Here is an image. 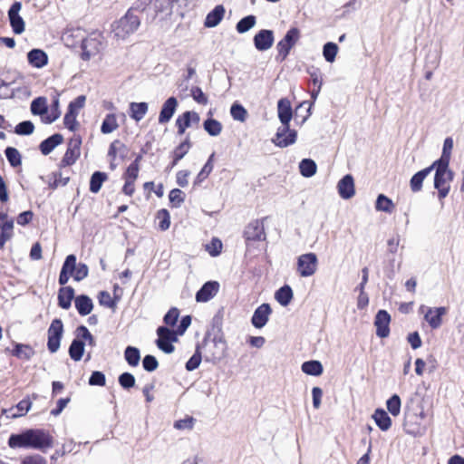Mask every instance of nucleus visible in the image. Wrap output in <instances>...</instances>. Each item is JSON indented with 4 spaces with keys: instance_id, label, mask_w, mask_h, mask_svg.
Listing matches in <instances>:
<instances>
[{
    "instance_id": "nucleus-1",
    "label": "nucleus",
    "mask_w": 464,
    "mask_h": 464,
    "mask_svg": "<svg viewBox=\"0 0 464 464\" xmlns=\"http://www.w3.org/2000/svg\"><path fill=\"white\" fill-rule=\"evenodd\" d=\"M53 439L48 430L26 429L19 433H12L7 443L12 449H34L44 451L53 447Z\"/></svg>"
},
{
    "instance_id": "nucleus-2",
    "label": "nucleus",
    "mask_w": 464,
    "mask_h": 464,
    "mask_svg": "<svg viewBox=\"0 0 464 464\" xmlns=\"http://www.w3.org/2000/svg\"><path fill=\"white\" fill-rule=\"evenodd\" d=\"M278 118L282 123L272 142L278 148H286L295 143L297 139V132L295 130L290 129V121L293 117V111L291 102L286 98H282L277 102Z\"/></svg>"
},
{
    "instance_id": "nucleus-3",
    "label": "nucleus",
    "mask_w": 464,
    "mask_h": 464,
    "mask_svg": "<svg viewBox=\"0 0 464 464\" xmlns=\"http://www.w3.org/2000/svg\"><path fill=\"white\" fill-rule=\"evenodd\" d=\"M450 164L433 161L430 172L434 169V188L438 190V198L441 201L450 193V182L454 179V172L450 169Z\"/></svg>"
},
{
    "instance_id": "nucleus-4",
    "label": "nucleus",
    "mask_w": 464,
    "mask_h": 464,
    "mask_svg": "<svg viewBox=\"0 0 464 464\" xmlns=\"http://www.w3.org/2000/svg\"><path fill=\"white\" fill-rule=\"evenodd\" d=\"M201 350L206 362L217 363L226 355L227 343L221 336L210 337L206 335L203 339Z\"/></svg>"
},
{
    "instance_id": "nucleus-5",
    "label": "nucleus",
    "mask_w": 464,
    "mask_h": 464,
    "mask_svg": "<svg viewBox=\"0 0 464 464\" xmlns=\"http://www.w3.org/2000/svg\"><path fill=\"white\" fill-rule=\"evenodd\" d=\"M140 19L128 10L124 16L112 24L114 36L119 39H125L130 34H133L139 28Z\"/></svg>"
},
{
    "instance_id": "nucleus-6",
    "label": "nucleus",
    "mask_w": 464,
    "mask_h": 464,
    "mask_svg": "<svg viewBox=\"0 0 464 464\" xmlns=\"http://www.w3.org/2000/svg\"><path fill=\"white\" fill-rule=\"evenodd\" d=\"M301 37L300 30L297 27L290 28L282 40L276 44L277 54L276 60L283 62L288 56L291 49L295 45Z\"/></svg>"
},
{
    "instance_id": "nucleus-7",
    "label": "nucleus",
    "mask_w": 464,
    "mask_h": 464,
    "mask_svg": "<svg viewBox=\"0 0 464 464\" xmlns=\"http://www.w3.org/2000/svg\"><path fill=\"white\" fill-rule=\"evenodd\" d=\"M157 335L158 339L156 340V345L158 348L165 353H172L175 350L172 343L178 341L177 333L167 326H159L157 329Z\"/></svg>"
},
{
    "instance_id": "nucleus-8",
    "label": "nucleus",
    "mask_w": 464,
    "mask_h": 464,
    "mask_svg": "<svg viewBox=\"0 0 464 464\" xmlns=\"http://www.w3.org/2000/svg\"><path fill=\"white\" fill-rule=\"evenodd\" d=\"M297 273L302 277H309L315 274L318 267V258L314 253H306L297 257Z\"/></svg>"
},
{
    "instance_id": "nucleus-9",
    "label": "nucleus",
    "mask_w": 464,
    "mask_h": 464,
    "mask_svg": "<svg viewBox=\"0 0 464 464\" xmlns=\"http://www.w3.org/2000/svg\"><path fill=\"white\" fill-rule=\"evenodd\" d=\"M63 331L62 320L59 318L53 319L47 330V348L50 353H54L59 350Z\"/></svg>"
},
{
    "instance_id": "nucleus-10",
    "label": "nucleus",
    "mask_w": 464,
    "mask_h": 464,
    "mask_svg": "<svg viewBox=\"0 0 464 464\" xmlns=\"http://www.w3.org/2000/svg\"><path fill=\"white\" fill-rule=\"evenodd\" d=\"M82 145V138L79 135L72 137L68 142V148L65 151L63 158L62 159L61 165L63 167L71 166L80 157V150Z\"/></svg>"
},
{
    "instance_id": "nucleus-11",
    "label": "nucleus",
    "mask_w": 464,
    "mask_h": 464,
    "mask_svg": "<svg viewBox=\"0 0 464 464\" xmlns=\"http://www.w3.org/2000/svg\"><path fill=\"white\" fill-rule=\"evenodd\" d=\"M21 9H22V3L19 1H15L10 6L8 13H7L10 26L15 34H23L25 29V23H24L23 17L19 14Z\"/></svg>"
},
{
    "instance_id": "nucleus-12",
    "label": "nucleus",
    "mask_w": 464,
    "mask_h": 464,
    "mask_svg": "<svg viewBox=\"0 0 464 464\" xmlns=\"http://www.w3.org/2000/svg\"><path fill=\"white\" fill-rule=\"evenodd\" d=\"M244 237L246 241H262L266 239L265 227L262 220L256 219L245 228Z\"/></svg>"
},
{
    "instance_id": "nucleus-13",
    "label": "nucleus",
    "mask_w": 464,
    "mask_h": 464,
    "mask_svg": "<svg viewBox=\"0 0 464 464\" xmlns=\"http://www.w3.org/2000/svg\"><path fill=\"white\" fill-rule=\"evenodd\" d=\"M391 315L386 310H379L374 317L376 335L380 338H386L390 334Z\"/></svg>"
},
{
    "instance_id": "nucleus-14",
    "label": "nucleus",
    "mask_w": 464,
    "mask_h": 464,
    "mask_svg": "<svg viewBox=\"0 0 464 464\" xmlns=\"http://www.w3.org/2000/svg\"><path fill=\"white\" fill-rule=\"evenodd\" d=\"M275 41L272 30L262 29L256 34L253 38L254 45L256 50L264 52L272 47Z\"/></svg>"
},
{
    "instance_id": "nucleus-15",
    "label": "nucleus",
    "mask_w": 464,
    "mask_h": 464,
    "mask_svg": "<svg viewBox=\"0 0 464 464\" xmlns=\"http://www.w3.org/2000/svg\"><path fill=\"white\" fill-rule=\"evenodd\" d=\"M272 314V308L269 304L264 303L259 305L254 312L251 323L254 327L260 329L263 328L269 320Z\"/></svg>"
},
{
    "instance_id": "nucleus-16",
    "label": "nucleus",
    "mask_w": 464,
    "mask_h": 464,
    "mask_svg": "<svg viewBox=\"0 0 464 464\" xmlns=\"http://www.w3.org/2000/svg\"><path fill=\"white\" fill-rule=\"evenodd\" d=\"M179 102L176 97H169L162 104L158 120L159 123L165 124L169 122L175 114Z\"/></svg>"
},
{
    "instance_id": "nucleus-17",
    "label": "nucleus",
    "mask_w": 464,
    "mask_h": 464,
    "mask_svg": "<svg viewBox=\"0 0 464 464\" xmlns=\"http://www.w3.org/2000/svg\"><path fill=\"white\" fill-rule=\"evenodd\" d=\"M76 260V256L73 254L68 255L65 257L58 279V282L62 285V287L65 286V285L68 283L70 279V276L73 275V272L75 270Z\"/></svg>"
},
{
    "instance_id": "nucleus-18",
    "label": "nucleus",
    "mask_w": 464,
    "mask_h": 464,
    "mask_svg": "<svg viewBox=\"0 0 464 464\" xmlns=\"http://www.w3.org/2000/svg\"><path fill=\"white\" fill-rule=\"evenodd\" d=\"M219 290V284L217 281L206 282L196 294V301L204 303L213 298Z\"/></svg>"
},
{
    "instance_id": "nucleus-19",
    "label": "nucleus",
    "mask_w": 464,
    "mask_h": 464,
    "mask_svg": "<svg viewBox=\"0 0 464 464\" xmlns=\"http://www.w3.org/2000/svg\"><path fill=\"white\" fill-rule=\"evenodd\" d=\"M337 189L340 197L343 199H349L355 194L354 179L351 174L343 176L337 184Z\"/></svg>"
},
{
    "instance_id": "nucleus-20",
    "label": "nucleus",
    "mask_w": 464,
    "mask_h": 464,
    "mask_svg": "<svg viewBox=\"0 0 464 464\" xmlns=\"http://www.w3.org/2000/svg\"><path fill=\"white\" fill-rule=\"evenodd\" d=\"M101 43L93 37L84 38L82 41V59L83 61H89L91 57L96 55L99 53Z\"/></svg>"
},
{
    "instance_id": "nucleus-21",
    "label": "nucleus",
    "mask_w": 464,
    "mask_h": 464,
    "mask_svg": "<svg viewBox=\"0 0 464 464\" xmlns=\"http://www.w3.org/2000/svg\"><path fill=\"white\" fill-rule=\"evenodd\" d=\"M447 312L448 309L444 306L432 308V310L427 312L424 320L429 324L431 329H438L441 326L442 317Z\"/></svg>"
},
{
    "instance_id": "nucleus-22",
    "label": "nucleus",
    "mask_w": 464,
    "mask_h": 464,
    "mask_svg": "<svg viewBox=\"0 0 464 464\" xmlns=\"http://www.w3.org/2000/svg\"><path fill=\"white\" fill-rule=\"evenodd\" d=\"M31 407V401L28 398H25L20 401L15 406L5 410L4 412L6 414V417L14 419L24 416Z\"/></svg>"
},
{
    "instance_id": "nucleus-23",
    "label": "nucleus",
    "mask_w": 464,
    "mask_h": 464,
    "mask_svg": "<svg viewBox=\"0 0 464 464\" xmlns=\"http://www.w3.org/2000/svg\"><path fill=\"white\" fill-rule=\"evenodd\" d=\"M58 305L64 310H67L72 305V301L75 300V292L72 286L61 287L58 291Z\"/></svg>"
},
{
    "instance_id": "nucleus-24",
    "label": "nucleus",
    "mask_w": 464,
    "mask_h": 464,
    "mask_svg": "<svg viewBox=\"0 0 464 464\" xmlns=\"http://www.w3.org/2000/svg\"><path fill=\"white\" fill-rule=\"evenodd\" d=\"M63 141V137L60 133H54L47 139L44 140L40 145L39 149L43 155L46 156L50 154L54 148L58 145L62 144Z\"/></svg>"
},
{
    "instance_id": "nucleus-25",
    "label": "nucleus",
    "mask_w": 464,
    "mask_h": 464,
    "mask_svg": "<svg viewBox=\"0 0 464 464\" xmlns=\"http://www.w3.org/2000/svg\"><path fill=\"white\" fill-rule=\"evenodd\" d=\"M74 305L80 315L85 316L91 314L93 309V303L87 295H80L75 297Z\"/></svg>"
},
{
    "instance_id": "nucleus-26",
    "label": "nucleus",
    "mask_w": 464,
    "mask_h": 464,
    "mask_svg": "<svg viewBox=\"0 0 464 464\" xmlns=\"http://www.w3.org/2000/svg\"><path fill=\"white\" fill-rule=\"evenodd\" d=\"M225 7L218 5L206 16L204 25L208 28L216 27L223 19L225 14Z\"/></svg>"
},
{
    "instance_id": "nucleus-27",
    "label": "nucleus",
    "mask_w": 464,
    "mask_h": 464,
    "mask_svg": "<svg viewBox=\"0 0 464 464\" xmlns=\"http://www.w3.org/2000/svg\"><path fill=\"white\" fill-rule=\"evenodd\" d=\"M28 63L35 68H43L48 63L47 53L41 49H33L27 53Z\"/></svg>"
},
{
    "instance_id": "nucleus-28",
    "label": "nucleus",
    "mask_w": 464,
    "mask_h": 464,
    "mask_svg": "<svg viewBox=\"0 0 464 464\" xmlns=\"http://www.w3.org/2000/svg\"><path fill=\"white\" fill-rule=\"evenodd\" d=\"M372 418L382 431L388 430L392 426V419L383 409H376Z\"/></svg>"
},
{
    "instance_id": "nucleus-29",
    "label": "nucleus",
    "mask_w": 464,
    "mask_h": 464,
    "mask_svg": "<svg viewBox=\"0 0 464 464\" xmlns=\"http://www.w3.org/2000/svg\"><path fill=\"white\" fill-rule=\"evenodd\" d=\"M430 173V166L418 171L411 177L410 180V187L412 192L416 193L421 190L423 180Z\"/></svg>"
},
{
    "instance_id": "nucleus-30",
    "label": "nucleus",
    "mask_w": 464,
    "mask_h": 464,
    "mask_svg": "<svg viewBox=\"0 0 464 464\" xmlns=\"http://www.w3.org/2000/svg\"><path fill=\"white\" fill-rule=\"evenodd\" d=\"M85 343L79 338H74L69 346V355L72 360L79 362L84 353Z\"/></svg>"
},
{
    "instance_id": "nucleus-31",
    "label": "nucleus",
    "mask_w": 464,
    "mask_h": 464,
    "mask_svg": "<svg viewBox=\"0 0 464 464\" xmlns=\"http://www.w3.org/2000/svg\"><path fill=\"white\" fill-rule=\"evenodd\" d=\"M294 296L293 290L290 285H285L281 286L275 294V299L282 305L286 306L290 304Z\"/></svg>"
},
{
    "instance_id": "nucleus-32",
    "label": "nucleus",
    "mask_w": 464,
    "mask_h": 464,
    "mask_svg": "<svg viewBox=\"0 0 464 464\" xmlns=\"http://www.w3.org/2000/svg\"><path fill=\"white\" fill-rule=\"evenodd\" d=\"M148 103L145 102H131L130 104V116L136 121H140L144 118L148 111Z\"/></svg>"
},
{
    "instance_id": "nucleus-33",
    "label": "nucleus",
    "mask_w": 464,
    "mask_h": 464,
    "mask_svg": "<svg viewBox=\"0 0 464 464\" xmlns=\"http://www.w3.org/2000/svg\"><path fill=\"white\" fill-rule=\"evenodd\" d=\"M107 179L108 176L105 172L94 171L90 179V191L92 193H98L101 190L103 182L107 180Z\"/></svg>"
},
{
    "instance_id": "nucleus-34",
    "label": "nucleus",
    "mask_w": 464,
    "mask_h": 464,
    "mask_svg": "<svg viewBox=\"0 0 464 464\" xmlns=\"http://www.w3.org/2000/svg\"><path fill=\"white\" fill-rule=\"evenodd\" d=\"M214 157H215V153H212L209 156V158L208 159V160L205 163V165L203 166V168L201 169V170L199 171V173L197 175V177L193 182V185L195 187L198 186L202 181H204L208 177V175L212 172L213 168H214V166H213Z\"/></svg>"
},
{
    "instance_id": "nucleus-35",
    "label": "nucleus",
    "mask_w": 464,
    "mask_h": 464,
    "mask_svg": "<svg viewBox=\"0 0 464 464\" xmlns=\"http://www.w3.org/2000/svg\"><path fill=\"white\" fill-rule=\"evenodd\" d=\"M299 170L303 177L311 178L316 173L317 166L314 160L304 159L299 163Z\"/></svg>"
},
{
    "instance_id": "nucleus-36",
    "label": "nucleus",
    "mask_w": 464,
    "mask_h": 464,
    "mask_svg": "<svg viewBox=\"0 0 464 464\" xmlns=\"http://www.w3.org/2000/svg\"><path fill=\"white\" fill-rule=\"evenodd\" d=\"M124 359L131 367L139 365L140 361V350L135 346H127L124 350Z\"/></svg>"
},
{
    "instance_id": "nucleus-37",
    "label": "nucleus",
    "mask_w": 464,
    "mask_h": 464,
    "mask_svg": "<svg viewBox=\"0 0 464 464\" xmlns=\"http://www.w3.org/2000/svg\"><path fill=\"white\" fill-rule=\"evenodd\" d=\"M31 112L34 115H40L44 117V115L48 111L47 100L45 97H37L34 99L31 102Z\"/></svg>"
},
{
    "instance_id": "nucleus-38",
    "label": "nucleus",
    "mask_w": 464,
    "mask_h": 464,
    "mask_svg": "<svg viewBox=\"0 0 464 464\" xmlns=\"http://www.w3.org/2000/svg\"><path fill=\"white\" fill-rule=\"evenodd\" d=\"M301 368L304 373L312 376H319L324 371L322 363L315 360L304 362Z\"/></svg>"
},
{
    "instance_id": "nucleus-39",
    "label": "nucleus",
    "mask_w": 464,
    "mask_h": 464,
    "mask_svg": "<svg viewBox=\"0 0 464 464\" xmlns=\"http://www.w3.org/2000/svg\"><path fill=\"white\" fill-rule=\"evenodd\" d=\"M61 115V111L59 108V96L56 95L53 97L51 104V111L49 114L45 115L44 117H42V121L44 123L51 124L53 121H55L57 119H59Z\"/></svg>"
},
{
    "instance_id": "nucleus-40",
    "label": "nucleus",
    "mask_w": 464,
    "mask_h": 464,
    "mask_svg": "<svg viewBox=\"0 0 464 464\" xmlns=\"http://www.w3.org/2000/svg\"><path fill=\"white\" fill-rule=\"evenodd\" d=\"M12 354L20 359L30 360L34 354V351L30 345L15 343Z\"/></svg>"
},
{
    "instance_id": "nucleus-41",
    "label": "nucleus",
    "mask_w": 464,
    "mask_h": 464,
    "mask_svg": "<svg viewBox=\"0 0 464 464\" xmlns=\"http://www.w3.org/2000/svg\"><path fill=\"white\" fill-rule=\"evenodd\" d=\"M119 128V124L117 122L116 115L113 113H109L105 116L102 126L101 131L103 134H109Z\"/></svg>"
},
{
    "instance_id": "nucleus-42",
    "label": "nucleus",
    "mask_w": 464,
    "mask_h": 464,
    "mask_svg": "<svg viewBox=\"0 0 464 464\" xmlns=\"http://www.w3.org/2000/svg\"><path fill=\"white\" fill-rule=\"evenodd\" d=\"M256 24V17L253 14L246 15L240 19L237 25L236 29L239 34H245L248 32L251 28H253Z\"/></svg>"
},
{
    "instance_id": "nucleus-43",
    "label": "nucleus",
    "mask_w": 464,
    "mask_h": 464,
    "mask_svg": "<svg viewBox=\"0 0 464 464\" xmlns=\"http://www.w3.org/2000/svg\"><path fill=\"white\" fill-rule=\"evenodd\" d=\"M375 208L378 211H383L391 214L394 209V204L391 198L383 194H380L375 202Z\"/></svg>"
},
{
    "instance_id": "nucleus-44",
    "label": "nucleus",
    "mask_w": 464,
    "mask_h": 464,
    "mask_svg": "<svg viewBox=\"0 0 464 464\" xmlns=\"http://www.w3.org/2000/svg\"><path fill=\"white\" fill-rule=\"evenodd\" d=\"M203 128L204 130L210 135V136H218L222 131V124L213 118H208L203 122Z\"/></svg>"
},
{
    "instance_id": "nucleus-45",
    "label": "nucleus",
    "mask_w": 464,
    "mask_h": 464,
    "mask_svg": "<svg viewBox=\"0 0 464 464\" xmlns=\"http://www.w3.org/2000/svg\"><path fill=\"white\" fill-rule=\"evenodd\" d=\"M69 181V177H63L61 171L53 172L48 176V184L52 189L59 186H65Z\"/></svg>"
},
{
    "instance_id": "nucleus-46",
    "label": "nucleus",
    "mask_w": 464,
    "mask_h": 464,
    "mask_svg": "<svg viewBox=\"0 0 464 464\" xmlns=\"http://www.w3.org/2000/svg\"><path fill=\"white\" fill-rule=\"evenodd\" d=\"M178 0H152V7L156 14L159 13H171L174 3Z\"/></svg>"
},
{
    "instance_id": "nucleus-47",
    "label": "nucleus",
    "mask_w": 464,
    "mask_h": 464,
    "mask_svg": "<svg viewBox=\"0 0 464 464\" xmlns=\"http://www.w3.org/2000/svg\"><path fill=\"white\" fill-rule=\"evenodd\" d=\"M191 147L192 143L190 141L189 135H187L185 140L173 150V155L176 156V160H182L188 154Z\"/></svg>"
},
{
    "instance_id": "nucleus-48",
    "label": "nucleus",
    "mask_w": 464,
    "mask_h": 464,
    "mask_svg": "<svg viewBox=\"0 0 464 464\" xmlns=\"http://www.w3.org/2000/svg\"><path fill=\"white\" fill-rule=\"evenodd\" d=\"M202 357H203V353L201 352V346L199 344H198L194 354L186 362V365H185L186 370L188 372H192V371L196 370L199 366Z\"/></svg>"
},
{
    "instance_id": "nucleus-49",
    "label": "nucleus",
    "mask_w": 464,
    "mask_h": 464,
    "mask_svg": "<svg viewBox=\"0 0 464 464\" xmlns=\"http://www.w3.org/2000/svg\"><path fill=\"white\" fill-rule=\"evenodd\" d=\"M5 154L13 168H16L22 164V156L17 149L7 147L5 150Z\"/></svg>"
},
{
    "instance_id": "nucleus-50",
    "label": "nucleus",
    "mask_w": 464,
    "mask_h": 464,
    "mask_svg": "<svg viewBox=\"0 0 464 464\" xmlns=\"http://www.w3.org/2000/svg\"><path fill=\"white\" fill-rule=\"evenodd\" d=\"M452 149H453V140L451 137H448L444 140L442 153H441L440 158L436 160L435 161L450 164Z\"/></svg>"
},
{
    "instance_id": "nucleus-51",
    "label": "nucleus",
    "mask_w": 464,
    "mask_h": 464,
    "mask_svg": "<svg viewBox=\"0 0 464 464\" xmlns=\"http://www.w3.org/2000/svg\"><path fill=\"white\" fill-rule=\"evenodd\" d=\"M230 114L235 121L245 122L247 118V111L238 102H234L230 108Z\"/></svg>"
},
{
    "instance_id": "nucleus-52",
    "label": "nucleus",
    "mask_w": 464,
    "mask_h": 464,
    "mask_svg": "<svg viewBox=\"0 0 464 464\" xmlns=\"http://www.w3.org/2000/svg\"><path fill=\"white\" fill-rule=\"evenodd\" d=\"M401 398L398 394H393L386 401L387 410L392 416H398L401 412Z\"/></svg>"
},
{
    "instance_id": "nucleus-53",
    "label": "nucleus",
    "mask_w": 464,
    "mask_h": 464,
    "mask_svg": "<svg viewBox=\"0 0 464 464\" xmlns=\"http://www.w3.org/2000/svg\"><path fill=\"white\" fill-rule=\"evenodd\" d=\"M338 52V45L333 42L326 43L323 47V55L326 62L333 63Z\"/></svg>"
},
{
    "instance_id": "nucleus-54",
    "label": "nucleus",
    "mask_w": 464,
    "mask_h": 464,
    "mask_svg": "<svg viewBox=\"0 0 464 464\" xmlns=\"http://www.w3.org/2000/svg\"><path fill=\"white\" fill-rule=\"evenodd\" d=\"M34 130V125L31 121H21L14 128V132L18 135H30Z\"/></svg>"
},
{
    "instance_id": "nucleus-55",
    "label": "nucleus",
    "mask_w": 464,
    "mask_h": 464,
    "mask_svg": "<svg viewBox=\"0 0 464 464\" xmlns=\"http://www.w3.org/2000/svg\"><path fill=\"white\" fill-rule=\"evenodd\" d=\"M119 384L125 390L135 386V377L130 372H123L118 378Z\"/></svg>"
},
{
    "instance_id": "nucleus-56",
    "label": "nucleus",
    "mask_w": 464,
    "mask_h": 464,
    "mask_svg": "<svg viewBox=\"0 0 464 464\" xmlns=\"http://www.w3.org/2000/svg\"><path fill=\"white\" fill-rule=\"evenodd\" d=\"M78 115V112H72L71 110H67L64 118H63V123L64 126L71 131L75 130L76 127L78 126V121L76 120Z\"/></svg>"
},
{
    "instance_id": "nucleus-57",
    "label": "nucleus",
    "mask_w": 464,
    "mask_h": 464,
    "mask_svg": "<svg viewBox=\"0 0 464 464\" xmlns=\"http://www.w3.org/2000/svg\"><path fill=\"white\" fill-rule=\"evenodd\" d=\"M169 198L170 203L175 208H179L185 201L184 193L179 188H173L170 190Z\"/></svg>"
},
{
    "instance_id": "nucleus-58",
    "label": "nucleus",
    "mask_w": 464,
    "mask_h": 464,
    "mask_svg": "<svg viewBox=\"0 0 464 464\" xmlns=\"http://www.w3.org/2000/svg\"><path fill=\"white\" fill-rule=\"evenodd\" d=\"M89 274V267L84 263H79L78 265H75V270L73 272V279L77 282H80L86 278Z\"/></svg>"
},
{
    "instance_id": "nucleus-59",
    "label": "nucleus",
    "mask_w": 464,
    "mask_h": 464,
    "mask_svg": "<svg viewBox=\"0 0 464 464\" xmlns=\"http://www.w3.org/2000/svg\"><path fill=\"white\" fill-rule=\"evenodd\" d=\"M159 366V362L154 355L147 354L142 359V367L147 372H154Z\"/></svg>"
},
{
    "instance_id": "nucleus-60",
    "label": "nucleus",
    "mask_w": 464,
    "mask_h": 464,
    "mask_svg": "<svg viewBox=\"0 0 464 464\" xmlns=\"http://www.w3.org/2000/svg\"><path fill=\"white\" fill-rule=\"evenodd\" d=\"M175 124L179 135H183L186 130L191 126L188 117H187L184 112L176 119Z\"/></svg>"
},
{
    "instance_id": "nucleus-61",
    "label": "nucleus",
    "mask_w": 464,
    "mask_h": 464,
    "mask_svg": "<svg viewBox=\"0 0 464 464\" xmlns=\"http://www.w3.org/2000/svg\"><path fill=\"white\" fill-rule=\"evenodd\" d=\"M158 218H160L159 227L161 231H166L170 226V216L167 209H160L158 212Z\"/></svg>"
},
{
    "instance_id": "nucleus-62",
    "label": "nucleus",
    "mask_w": 464,
    "mask_h": 464,
    "mask_svg": "<svg viewBox=\"0 0 464 464\" xmlns=\"http://www.w3.org/2000/svg\"><path fill=\"white\" fill-rule=\"evenodd\" d=\"M106 383L105 374L100 371L92 372L89 378V384L92 386H104Z\"/></svg>"
},
{
    "instance_id": "nucleus-63",
    "label": "nucleus",
    "mask_w": 464,
    "mask_h": 464,
    "mask_svg": "<svg viewBox=\"0 0 464 464\" xmlns=\"http://www.w3.org/2000/svg\"><path fill=\"white\" fill-rule=\"evenodd\" d=\"M179 311L176 307L170 308L163 317V322L167 325L174 326L179 319Z\"/></svg>"
},
{
    "instance_id": "nucleus-64",
    "label": "nucleus",
    "mask_w": 464,
    "mask_h": 464,
    "mask_svg": "<svg viewBox=\"0 0 464 464\" xmlns=\"http://www.w3.org/2000/svg\"><path fill=\"white\" fill-rule=\"evenodd\" d=\"M99 303L101 305L108 308H114L116 306V301L111 298L110 293L107 291L100 292Z\"/></svg>"
}]
</instances>
